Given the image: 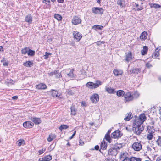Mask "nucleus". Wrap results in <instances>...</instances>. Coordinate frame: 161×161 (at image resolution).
I'll return each instance as SVG.
<instances>
[{
  "mask_svg": "<svg viewBox=\"0 0 161 161\" xmlns=\"http://www.w3.org/2000/svg\"><path fill=\"white\" fill-rule=\"evenodd\" d=\"M123 147L122 144L116 143L112 147L109 149L108 151L109 156H116L118 153V150H119Z\"/></svg>",
  "mask_w": 161,
  "mask_h": 161,
  "instance_id": "1",
  "label": "nucleus"
},
{
  "mask_svg": "<svg viewBox=\"0 0 161 161\" xmlns=\"http://www.w3.org/2000/svg\"><path fill=\"white\" fill-rule=\"evenodd\" d=\"M142 123L136 121H134L133 122V128H134L133 130H135L134 133L137 135H139L144 129L143 126L142 125Z\"/></svg>",
  "mask_w": 161,
  "mask_h": 161,
  "instance_id": "2",
  "label": "nucleus"
},
{
  "mask_svg": "<svg viewBox=\"0 0 161 161\" xmlns=\"http://www.w3.org/2000/svg\"><path fill=\"white\" fill-rule=\"evenodd\" d=\"M101 84V82L99 80L96 81V83H94L92 82H88L86 84V86L88 88L93 89L98 87L99 85Z\"/></svg>",
  "mask_w": 161,
  "mask_h": 161,
  "instance_id": "3",
  "label": "nucleus"
},
{
  "mask_svg": "<svg viewBox=\"0 0 161 161\" xmlns=\"http://www.w3.org/2000/svg\"><path fill=\"white\" fill-rule=\"evenodd\" d=\"M92 11L95 14L101 15L103 14L104 10L101 8L94 7L92 8Z\"/></svg>",
  "mask_w": 161,
  "mask_h": 161,
  "instance_id": "4",
  "label": "nucleus"
},
{
  "mask_svg": "<svg viewBox=\"0 0 161 161\" xmlns=\"http://www.w3.org/2000/svg\"><path fill=\"white\" fill-rule=\"evenodd\" d=\"M123 134L119 130H116L113 132L111 134V137L113 138H118L121 137Z\"/></svg>",
  "mask_w": 161,
  "mask_h": 161,
  "instance_id": "5",
  "label": "nucleus"
},
{
  "mask_svg": "<svg viewBox=\"0 0 161 161\" xmlns=\"http://www.w3.org/2000/svg\"><path fill=\"white\" fill-rule=\"evenodd\" d=\"M90 99L93 103H96L99 100V96L96 93L93 94L90 97Z\"/></svg>",
  "mask_w": 161,
  "mask_h": 161,
  "instance_id": "6",
  "label": "nucleus"
},
{
  "mask_svg": "<svg viewBox=\"0 0 161 161\" xmlns=\"http://www.w3.org/2000/svg\"><path fill=\"white\" fill-rule=\"evenodd\" d=\"M124 100L126 102L131 101L133 100V97L130 92H127L124 95Z\"/></svg>",
  "mask_w": 161,
  "mask_h": 161,
  "instance_id": "7",
  "label": "nucleus"
},
{
  "mask_svg": "<svg viewBox=\"0 0 161 161\" xmlns=\"http://www.w3.org/2000/svg\"><path fill=\"white\" fill-rule=\"evenodd\" d=\"M146 117L145 114H142L140 115L139 118L137 117L134 121H136V122L139 123H143V122L146 120Z\"/></svg>",
  "mask_w": 161,
  "mask_h": 161,
  "instance_id": "8",
  "label": "nucleus"
},
{
  "mask_svg": "<svg viewBox=\"0 0 161 161\" xmlns=\"http://www.w3.org/2000/svg\"><path fill=\"white\" fill-rule=\"evenodd\" d=\"M73 34L74 35V38L76 39L77 42H79L82 37V34L77 31H73Z\"/></svg>",
  "mask_w": 161,
  "mask_h": 161,
  "instance_id": "9",
  "label": "nucleus"
},
{
  "mask_svg": "<svg viewBox=\"0 0 161 161\" xmlns=\"http://www.w3.org/2000/svg\"><path fill=\"white\" fill-rule=\"evenodd\" d=\"M132 148L135 151H139L142 148V145L140 143L135 142L132 145Z\"/></svg>",
  "mask_w": 161,
  "mask_h": 161,
  "instance_id": "10",
  "label": "nucleus"
},
{
  "mask_svg": "<svg viewBox=\"0 0 161 161\" xmlns=\"http://www.w3.org/2000/svg\"><path fill=\"white\" fill-rule=\"evenodd\" d=\"M81 22V20L79 17L77 16H75L73 17L72 20V23L74 25H77L80 24Z\"/></svg>",
  "mask_w": 161,
  "mask_h": 161,
  "instance_id": "11",
  "label": "nucleus"
},
{
  "mask_svg": "<svg viewBox=\"0 0 161 161\" xmlns=\"http://www.w3.org/2000/svg\"><path fill=\"white\" fill-rule=\"evenodd\" d=\"M29 119L33 122L36 125L40 124L42 122L41 120L39 118L31 117L29 118Z\"/></svg>",
  "mask_w": 161,
  "mask_h": 161,
  "instance_id": "12",
  "label": "nucleus"
},
{
  "mask_svg": "<svg viewBox=\"0 0 161 161\" xmlns=\"http://www.w3.org/2000/svg\"><path fill=\"white\" fill-rule=\"evenodd\" d=\"M34 125V124L31 121H25L23 124V126L25 128H32Z\"/></svg>",
  "mask_w": 161,
  "mask_h": 161,
  "instance_id": "13",
  "label": "nucleus"
},
{
  "mask_svg": "<svg viewBox=\"0 0 161 161\" xmlns=\"http://www.w3.org/2000/svg\"><path fill=\"white\" fill-rule=\"evenodd\" d=\"M25 21L28 22L29 24H31L32 21V17L31 14H28L27 15L25 18Z\"/></svg>",
  "mask_w": 161,
  "mask_h": 161,
  "instance_id": "14",
  "label": "nucleus"
},
{
  "mask_svg": "<svg viewBox=\"0 0 161 161\" xmlns=\"http://www.w3.org/2000/svg\"><path fill=\"white\" fill-rule=\"evenodd\" d=\"M70 109L71 114L74 116L76 114L77 109L75 108V105L72 104L70 107Z\"/></svg>",
  "mask_w": 161,
  "mask_h": 161,
  "instance_id": "15",
  "label": "nucleus"
},
{
  "mask_svg": "<svg viewBox=\"0 0 161 161\" xmlns=\"http://www.w3.org/2000/svg\"><path fill=\"white\" fill-rule=\"evenodd\" d=\"M33 61H27L23 63V65L24 66L28 67H31L33 65Z\"/></svg>",
  "mask_w": 161,
  "mask_h": 161,
  "instance_id": "16",
  "label": "nucleus"
},
{
  "mask_svg": "<svg viewBox=\"0 0 161 161\" xmlns=\"http://www.w3.org/2000/svg\"><path fill=\"white\" fill-rule=\"evenodd\" d=\"M132 59V53L131 52H128L127 54L125 55V61L128 62Z\"/></svg>",
  "mask_w": 161,
  "mask_h": 161,
  "instance_id": "17",
  "label": "nucleus"
},
{
  "mask_svg": "<svg viewBox=\"0 0 161 161\" xmlns=\"http://www.w3.org/2000/svg\"><path fill=\"white\" fill-rule=\"evenodd\" d=\"M36 87L38 89H45L47 88L46 85L44 83H40L38 85H36Z\"/></svg>",
  "mask_w": 161,
  "mask_h": 161,
  "instance_id": "18",
  "label": "nucleus"
},
{
  "mask_svg": "<svg viewBox=\"0 0 161 161\" xmlns=\"http://www.w3.org/2000/svg\"><path fill=\"white\" fill-rule=\"evenodd\" d=\"M51 91L52 95L53 97H56L61 98V97L60 96H61V94L58 93V92L55 90H52Z\"/></svg>",
  "mask_w": 161,
  "mask_h": 161,
  "instance_id": "19",
  "label": "nucleus"
},
{
  "mask_svg": "<svg viewBox=\"0 0 161 161\" xmlns=\"http://www.w3.org/2000/svg\"><path fill=\"white\" fill-rule=\"evenodd\" d=\"M107 147V142L103 140L101 143L100 145L101 149L103 150L106 149Z\"/></svg>",
  "mask_w": 161,
  "mask_h": 161,
  "instance_id": "20",
  "label": "nucleus"
},
{
  "mask_svg": "<svg viewBox=\"0 0 161 161\" xmlns=\"http://www.w3.org/2000/svg\"><path fill=\"white\" fill-rule=\"evenodd\" d=\"M106 90L109 94H114L116 92V91L114 89L112 88L111 87L106 88Z\"/></svg>",
  "mask_w": 161,
  "mask_h": 161,
  "instance_id": "21",
  "label": "nucleus"
},
{
  "mask_svg": "<svg viewBox=\"0 0 161 161\" xmlns=\"http://www.w3.org/2000/svg\"><path fill=\"white\" fill-rule=\"evenodd\" d=\"M74 71V69H71L69 72L67 74V76L70 78L75 77V75L73 73Z\"/></svg>",
  "mask_w": 161,
  "mask_h": 161,
  "instance_id": "22",
  "label": "nucleus"
},
{
  "mask_svg": "<svg viewBox=\"0 0 161 161\" xmlns=\"http://www.w3.org/2000/svg\"><path fill=\"white\" fill-rule=\"evenodd\" d=\"M148 48L147 46H144L143 47V49L141 51V54L142 55H144L147 53Z\"/></svg>",
  "mask_w": 161,
  "mask_h": 161,
  "instance_id": "23",
  "label": "nucleus"
},
{
  "mask_svg": "<svg viewBox=\"0 0 161 161\" xmlns=\"http://www.w3.org/2000/svg\"><path fill=\"white\" fill-rule=\"evenodd\" d=\"M113 72L114 75L116 76H118L119 75H121L122 74L123 72L122 71H119L117 69H114Z\"/></svg>",
  "mask_w": 161,
  "mask_h": 161,
  "instance_id": "24",
  "label": "nucleus"
},
{
  "mask_svg": "<svg viewBox=\"0 0 161 161\" xmlns=\"http://www.w3.org/2000/svg\"><path fill=\"white\" fill-rule=\"evenodd\" d=\"M116 93L117 95L119 97L124 96L125 93L124 91L121 90L117 91Z\"/></svg>",
  "mask_w": 161,
  "mask_h": 161,
  "instance_id": "25",
  "label": "nucleus"
},
{
  "mask_svg": "<svg viewBox=\"0 0 161 161\" xmlns=\"http://www.w3.org/2000/svg\"><path fill=\"white\" fill-rule=\"evenodd\" d=\"M147 32L144 31L142 33L141 35L140 36V37L141 39L144 40L147 38Z\"/></svg>",
  "mask_w": 161,
  "mask_h": 161,
  "instance_id": "26",
  "label": "nucleus"
},
{
  "mask_svg": "<svg viewBox=\"0 0 161 161\" xmlns=\"http://www.w3.org/2000/svg\"><path fill=\"white\" fill-rule=\"evenodd\" d=\"M149 134L147 135V138L149 140H151L153 137V133H154L153 131L148 132Z\"/></svg>",
  "mask_w": 161,
  "mask_h": 161,
  "instance_id": "27",
  "label": "nucleus"
},
{
  "mask_svg": "<svg viewBox=\"0 0 161 161\" xmlns=\"http://www.w3.org/2000/svg\"><path fill=\"white\" fill-rule=\"evenodd\" d=\"M156 52L153 54L152 55V57L153 58H156L157 57L159 56V54L158 52V50L157 48L155 50Z\"/></svg>",
  "mask_w": 161,
  "mask_h": 161,
  "instance_id": "28",
  "label": "nucleus"
},
{
  "mask_svg": "<svg viewBox=\"0 0 161 161\" xmlns=\"http://www.w3.org/2000/svg\"><path fill=\"white\" fill-rule=\"evenodd\" d=\"M28 55L30 56H33L35 54V51L34 50L29 49L28 50Z\"/></svg>",
  "mask_w": 161,
  "mask_h": 161,
  "instance_id": "29",
  "label": "nucleus"
},
{
  "mask_svg": "<svg viewBox=\"0 0 161 161\" xmlns=\"http://www.w3.org/2000/svg\"><path fill=\"white\" fill-rule=\"evenodd\" d=\"M54 17L58 21H60L62 19V16L59 14H54Z\"/></svg>",
  "mask_w": 161,
  "mask_h": 161,
  "instance_id": "30",
  "label": "nucleus"
},
{
  "mask_svg": "<svg viewBox=\"0 0 161 161\" xmlns=\"http://www.w3.org/2000/svg\"><path fill=\"white\" fill-rule=\"evenodd\" d=\"M132 114L131 112L127 114V116L124 118V120L126 121H129L132 118L131 116Z\"/></svg>",
  "mask_w": 161,
  "mask_h": 161,
  "instance_id": "31",
  "label": "nucleus"
},
{
  "mask_svg": "<svg viewBox=\"0 0 161 161\" xmlns=\"http://www.w3.org/2000/svg\"><path fill=\"white\" fill-rule=\"evenodd\" d=\"M150 5L151 8H160L161 6L156 3H150Z\"/></svg>",
  "mask_w": 161,
  "mask_h": 161,
  "instance_id": "32",
  "label": "nucleus"
},
{
  "mask_svg": "<svg viewBox=\"0 0 161 161\" xmlns=\"http://www.w3.org/2000/svg\"><path fill=\"white\" fill-rule=\"evenodd\" d=\"M103 28V26L98 25H95L92 27V28L94 30L97 29L99 30H102Z\"/></svg>",
  "mask_w": 161,
  "mask_h": 161,
  "instance_id": "33",
  "label": "nucleus"
},
{
  "mask_svg": "<svg viewBox=\"0 0 161 161\" xmlns=\"http://www.w3.org/2000/svg\"><path fill=\"white\" fill-rule=\"evenodd\" d=\"M111 137H110V135L105 134L104 137V139L106 140L109 143H111Z\"/></svg>",
  "mask_w": 161,
  "mask_h": 161,
  "instance_id": "34",
  "label": "nucleus"
},
{
  "mask_svg": "<svg viewBox=\"0 0 161 161\" xmlns=\"http://www.w3.org/2000/svg\"><path fill=\"white\" fill-rule=\"evenodd\" d=\"M69 126L66 125H62L59 127V130L62 131L63 129H66L69 127Z\"/></svg>",
  "mask_w": 161,
  "mask_h": 161,
  "instance_id": "35",
  "label": "nucleus"
},
{
  "mask_svg": "<svg viewBox=\"0 0 161 161\" xmlns=\"http://www.w3.org/2000/svg\"><path fill=\"white\" fill-rule=\"evenodd\" d=\"M29 49V47H26L21 50V53L22 54H25L26 53H28V50Z\"/></svg>",
  "mask_w": 161,
  "mask_h": 161,
  "instance_id": "36",
  "label": "nucleus"
},
{
  "mask_svg": "<svg viewBox=\"0 0 161 161\" xmlns=\"http://www.w3.org/2000/svg\"><path fill=\"white\" fill-rule=\"evenodd\" d=\"M133 73L138 74L141 72V70L140 68H133Z\"/></svg>",
  "mask_w": 161,
  "mask_h": 161,
  "instance_id": "37",
  "label": "nucleus"
},
{
  "mask_svg": "<svg viewBox=\"0 0 161 161\" xmlns=\"http://www.w3.org/2000/svg\"><path fill=\"white\" fill-rule=\"evenodd\" d=\"M147 130L148 132L150 131H153V132H154L155 130L154 129V127L153 126H148L147 127Z\"/></svg>",
  "mask_w": 161,
  "mask_h": 161,
  "instance_id": "38",
  "label": "nucleus"
},
{
  "mask_svg": "<svg viewBox=\"0 0 161 161\" xmlns=\"http://www.w3.org/2000/svg\"><path fill=\"white\" fill-rule=\"evenodd\" d=\"M42 2L43 3H45L47 4L49 7H51V5L50 4V0H44L42 1Z\"/></svg>",
  "mask_w": 161,
  "mask_h": 161,
  "instance_id": "39",
  "label": "nucleus"
},
{
  "mask_svg": "<svg viewBox=\"0 0 161 161\" xmlns=\"http://www.w3.org/2000/svg\"><path fill=\"white\" fill-rule=\"evenodd\" d=\"M45 158V161H49L52 159V156L50 155H47L44 157Z\"/></svg>",
  "mask_w": 161,
  "mask_h": 161,
  "instance_id": "40",
  "label": "nucleus"
},
{
  "mask_svg": "<svg viewBox=\"0 0 161 161\" xmlns=\"http://www.w3.org/2000/svg\"><path fill=\"white\" fill-rule=\"evenodd\" d=\"M131 161H141V159L140 158L132 157L131 158Z\"/></svg>",
  "mask_w": 161,
  "mask_h": 161,
  "instance_id": "41",
  "label": "nucleus"
},
{
  "mask_svg": "<svg viewBox=\"0 0 161 161\" xmlns=\"http://www.w3.org/2000/svg\"><path fill=\"white\" fill-rule=\"evenodd\" d=\"M156 143L158 145L161 146V136H158V138L156 141Z\"/></svg>",
  "mask_w": 161,
  "mask_h": 161,
  "instance_id": "42",
  "label": "nucleus"
},
{
  "mask_svg": "<svg viewBox=\"0 0 161 161\" xmlns=\"http://www.w3.org/2000/svg\"><path fill=\"white\" fill-rule=\"evenodd\" d=\"M51 54L50 53H48L47 52H46L45 53V55H44V58L45 59H47L48 58L49 55Z\"/></svg>",
  "mask_w": 161,
  "mask_h": 161,
  "instance_id": "43",
  "label": "nucleus"
},
{
  "mask_svg": "<svg viewBox=\"0 0 161 161\" xmlns=\"http://www.w3.org/2000/svg\"><path fill=\"white\" fill-rule=\"evenodd\" d=\"M58 73L57 71L55 70L54 71L48 73V75L52 76L53 75H56Z\"/></svg>",
  "mask_w": 161,
  "mask_h": 161,
  "instance_id": "44",
  "label": "nucleus"
},
{
  "mask_svg": "<svg viewBox=\"0 0 161 161\" xmlns=\"http://www.w3.org/2000/svg\"><path fill=\"white\" fill-rule=\"evenodd\" d=\"M46 148H42L41 150H39L38 151V152L39 153V155H40L42 154L46 151Z\"/></svg>",
  "mask_w": 161,
  "mask_h": 161,
  "instance_id": "45",
  "label": "nucleus"
},
{
  "mask_svg": "<svg viewBox=\"0 0 161 161\" xmlns=\"http://www.w3.org/2000/svg\"><path fill=\"white\" fill-rule=\"evenodd\" d=\"M122 1L121 0H118L117 2V4L119 5L120 6L123 7V5L122 3Z\"/></svg>",
  "mask_w": 161,
  "mask_h": 161,
  "instance_id": "46",
  "label": "nucleus"
},
{
  "mask_svg": "<svg viewBox=\"0 0 161 161\" xmlns=\"http://www.w3.org/2000/svg\"><path fill=\"white\" fill-rule=\"evenodd\" d=\"M67 93L70 95H72L74 94V93L71 90H69L67 91Z\"/></svg>",
  "mask_w": 161,
  "mask_h": 161,
  "instance_id": "47",
  "label": "nucleus"
},
{
  "mask_svg": "<svg viewBox=\"0 0 161 161\" xmlns=\"http://www.w3.org/2000/svg\"><path fill=\"white\" fill-rule=\"evenodd\" d=\"M24 140H21V139H20V140H18V146H20L22 143H23V142H24Z\"/></svg>",
  "mask_w": 161,
  "mask_h": 161,
  "instance_id": "48",
  "label": "nucleus"
},
{
  "mask_svg": "<svg viewBox=\"0 0 161 161\" xmlns=\"http://www.w3.org/2000/svg\"><path fill=\"white\" fill-rule=\"evenodd\" d=\"M134 96L135 97H137L139 96V94L137 92H136L134 93Z\"/></svg>",
  "mask_w": 161,
  "mask_h": 161,
  "instance_id": "49",
  "label": "nucleus"
},
{
  "mask_svg": "<svg viewBox=\"0 0 161 161\" xmlns=\"http://www.w3.org/2000/svg\"><path fill=\"white\" fill-rule=\"evenodd\" d=\"M143 9V8L142 7H140V8H138L136 9H135V8H133V9L135 11H139L142 10Z\"/></svg>",
  "mask_w": 161,
  "mask_h": 161,
  "instance_id": "50",
  "label": "nucleus"
},
{
  "mask_svg": "<svg viewBox=\"0 0 161 161\" xmlns=\"http://www.w3.org/2000/svg\"><path fill=\"white\" fill-rule=\"evenodd\" d=\"M76 133V131H75L73 134H72V136L69 138V139L70 140L72 139L75 135Z\"/></svg>",
  "mask_w": 161,
  "mask_h": 161,
  "instance_id": "51",
  "label": "nucleus"
},
{
  "mask_svg": "<svg viewBox=\"0 0 161 161\" xmlns=\"http://www.w3.org/2000/svg\"><path fill=\"white\" fill-rule=\"evenodd\" d=\"M79 145H83L84 144V142L82 141L81 140V139H80L79 140Z\"/></svg>",
  "mask_w": 161,
  "mask_h": 161,
  "instance_id": "52",
  "label": "nucleus"
},
{
  "mask_svg": "<svg viewBox=\"0 0 161 161\" xmlns=\"http://www.w3.org/2000/svg\"><path fill=\"white\" fill-rule=\"evenodd\" d=\"M128 72L129 74H130V75L132 73H133V68H132V69L131 70H129L128 71Z\"/></svg>",
  "mask_w": 161,
  "mask_h": 161,
  "instance_id": "53",
  "label": "nucleus"
},
{
  "mask_svg": "<svg viewBox=\"0 0 161 161\" xmlns=\"http://www.w3.org/2000/svg\"><path fill=\"white\" fill-rule=\"evenodd\" d=\"M8 62H5L3 63V65L4 66H8Z\"/></svg>",
  "mask_w": 161,
  "mask_h": 161,
  "instance_id": "54",
  "label": "nucleus"
},
{
  "mask_svg": "<svg viewBox=\"0 0 161 161\" xmlns=\"http://www.w3.org/2000/svg\"><path fill=\"white\" fill-rule=\"evenodd\" d=\"M146 66L147 68H150V67H152V65L151 64H149L148 63L146 64Z\"/></svg>",
  "mask_w": 161,
  "mask_h": 161,
  "instance_id": "55",
  "label": "nucleus"
},
{
  "mask_svg": "<svg viewBox=\"0 0 161 161\" xmlns=\"http://www.w3.org/2000/svg\"><path fill=\"white\" fill-rule=\"evenodd\" d=\"M99 147L98 145H97L95 146L94 147L95 149L96 150H98L99 149Z\"/></svg>",
  "mask_w": 161,
  "mask_h": 161,
  "instance_id": "56",
  "label": "nucleus"
},
{
  "mask_svg": "<svg viewBox=\"0 0 161 161\" xmlns=\"http://www.w3.org/2000/svg\"><path fill=\"white\" fill-rule=\"evenodd\" d=\"M53 139V138H51L50 136H49V137L47 138V141L49 142H50L51 141H52V140Z\"/></svg>",
  "mask_w": 161,
  "mask_h": 161,
  "instance_id": "57",
  "label": "nucleus"
},
{
  "mask_svg": "<svg viewBox=\"0 0 161 161\" xmlns=\"http://www.w3.org/2000/svg\"><path fill=\"white\" fill-rule=\"evenodd\" d=\"M155 124V121L154 120H153L152 119L151 120V122L150 123V125H154Z\"/></svg>",
  "mask_w": 161,
  "mask_h": 161,
  "instance_id": "58",
  "label": "nucleus"
},
{
  "mask_svg": "<svg viewBox=\"0 0 161 161\" xmlns=\"http://www.w3.org/2000/svg\"><path fill=\"white\" fill-rule=\"evenodd\" d=\"M111 130H112L111 129H109L108 130V132H107L106 134L107 135H110V133L111 132Z\"/></svg>",
  "mask_w": 161,
  "mask_h": 161,
  "instance_id": "59",
  "label": "nucleus"
},
{
  "mask_svg": "<svg viewBox=\"0 0 161 161\" xmlns=\"http://www.w3.org/2000/svg\"><path fill=\"white\" fill-rule=\"evenodd\" d=\"M156 161H161V156L157 157Z\"/></svg>",
  "mask_w": 161,
  "mask_h": 161,
  "instance_id": "60",
  "label": "nucleus"
},
{
  "mask_svg": "<svg viewBox=\"0 0 161 161\" xmlns=\"http://www.w3.org/2000/svg\"><path fill=\"white\" fill-rule=\"evenodd\" d=\"M3 49V48L2 46H0V51L3 52L4 50Z\"/></svg>",
  "mask_w": 161,
  "mask_h": 161,
  "instance_id": "61",
  "label": "nucleus"
},
{
  "mask_svg": "<svg viewBox=\"0 0 161 161\" xmlns=\"http://www.w3.org/2000/svg\"><path fill=\"white\" fill-rule=\"evenodd\" d=\"M12 98L14 100H16L18 98L17 96H14L12 97Z\"/></svg>",
  "mask_w": 161,
  "mask_h": 161,
  "instance_id": "62",
  "label": "nucleus"
},
{
  "mask_svg": "<svg viewBox=\"0 0 161 161\" xmlns=\"http://www.w3.org/2000/svg\"><path fill=\"white\" fill-rule=\"evenodd\" d=\"M81 104L82 105L86 107V103L85 102H82L81 103Z\"/></svg>",
  "mask_w": 161,
  "mask_h": 161,
  "instance_id": "63",
  "label": "nucleus"
},
{
  "mask_svg": "<svg viewBox=\"0 0 161 161\" xmlns=\"http://www.w3.org/2000/svg\"><path fill=\"white\" fill-rule=\"evenodd\" d=\"M96 43L98 46H100L101 45V41L97 42H96Z\"/></svg>",
  "mask_w": 161,
  "mask_h": 161,
  "instance_id": "64",
  "label": "nucleus"
}]
</instances>
